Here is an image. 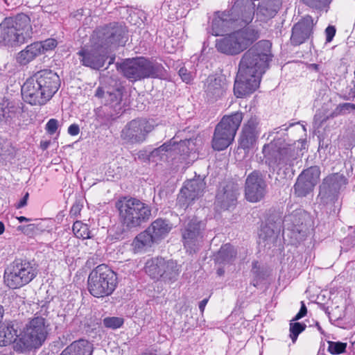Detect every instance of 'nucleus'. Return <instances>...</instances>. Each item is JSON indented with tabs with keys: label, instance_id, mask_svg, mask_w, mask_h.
I'll use <instances>...</instances> for the list:
<instances>
[{
	"label": "nucleus",
	"instance_id": "obj_1",
	"mask_svg": "<svg viewBox=\"0 0 355 355\" xmlns=\"http://www.w3.org/2000/svg\"><path fill=\"white\" fill-rule=\"evenodd\" d=\"M271 48L269 40H261L243 55L234 85L236 97H244L259 87L261 76L273 57Z\"/></svg>",
	"mask_w": 355,
	"mask_h": 355
},
{
	"label": "nucleus",
	"instance_id": "obj_2",
	"mask_svg": "<svg viewBox=\"0 0 355 355\" xmlns=\"http://www.w3.org/2000/svg\"><path fill=\"white\" fill-rule=\"evenodd\" d=\"M60 85V78L56 73L51 70H42L24 83L21 87L22 98L31 105H44L57 92Z\"/></svg>",
	"mask_w": 355,
	"mask_h": 355
},
{
	"label": "nucleus",
	"instance_id": "obj_3",
	"mask_svg": "<svg viewBox=\"0 0 355 355\" xmlns=\"http://www.w3.org/2000/svg\"><path fill=\"white\" fill-rule=\"evenodd\" d=\"M254 16V3L250 0H237L230 10L216 12L207 33L222 35L230 28L250 24Z\"/></svg>",
	"mask_w": 355,
	"mask_h": 355
},
{
	"label": "nucleus",
	"instance_id": "obj_4",
	"mask_svg": "<svg viewBox=\"0 0 355 355\" xmlns=\"http://www.w3.org/2000/svg\"><path fill=\"white\" fill-rule=\"evenodd\" d=\"M123 228L131 230L146 223L151 216L149 205L135 198L124 197L116 203Z\"/></svg>",
	"mask_w": 355,
	"mask_h": 355
},
{
	"label": "nucleus",
	"instance_id": "obj_5",
	"mask_svg": "<svg viewBox=\"0 0 355 355\" xmlns=\"http://www.w3.org/2000/svg\"><path fill=\"white\" fill-rule=\"evenodd\" d=\"M30 17L24 13L14 18H6L0 24V42L8 46H16L25 43L32 37Z\"/></svg>",
	"mask_w": 355,
	"mask_h": 355
},
{
	"label": "nucleus",
	"instance_id": "obj_6",
	"mask_svg": "<svg viewBox=\"0 0 355 355\" xmlns=\"http://www.w3.org/2000/svg\"><path fill=\"white\" fill-rule=\"evenodd\" d=\"M117 284V274L105 264L96 267L88 277V291L95 297L112 295Z\"/></svg>",
	"mask_w": 355,
	"mask_h": 355
},
{
	"label": "nucleus",
	"instance_id": "obj_7",
	"mask_svg": "<svg viewBox=\"0 0 355 355\" xmlns=\"http://www.w3.org/2000/svg\"><path fill=\"white\" fill-rule=\"evenodd\" d=\"M48 327L46 320L42 315H37V313L26 324L16 347L21 351L40 348L47 338Z\"/></svg>",
	"mask_w": 355,
	"mask_h": 355
},
{
	"label": "nucleus",
	"instance_id": "obj_8",
	"mask_svg": "<svg viewBox=\"0 0 355 355\" xmlns=\"http://www.w3.org/2000/svg\"><path fill=\"white\" fill-rule=\"evenodd\" d=\"M262 153L265 163L273 170L282 168L288 169L293 166L297 156L294 148L286 146L279 139L265 144Z\"/></svg>",
	"mask_w": 355,
	"mask_h": 355
},
{
	"label": "nucleus",
	"instance_id": "obj_9",
	"mask_svg": "<svg viewBox=\"0 0 355 355\" xmlns=\"http://www.w3.org/2000/svg\"><path fill=\"white\" fill-rule=\"evenodd\" d=\"M243 119L241 112L223 116L216 125L212 137L211 146L214 150H223L233 142Z\"/></svg>",
	"mask_w": 355,
	"mask_h": 355
},
{
	"label": "nucleus",
	"instance_id": "obj_10",
	"mask_svg": "<svg viewBox=\"0 0 355 355\" xmlns=\"http://www.w3.org/2000/svg\"><path fill=\"white\" fill-rule=\"evenodd\" d=\"M257 31L251 28H245L217 40V50L227 55H236L246 49L259 38Z\"/></svg>",
	"mask_w": 355,
	"mask_h": 355
},
{
	"label": "nucleus",
	"instance_id": "obj_11",
	"mask_svg": "<svg viewBox=\"0 0 355 355\" xmlns=\"http://www.w3.org/2000/svg\"><path fill=\"white\" fill-rule=\"evenodd\" d=\"M119 68L123 76L131 82L148 78H156L162 71V66L143 57L128 59Z\"/></svg>",
	"mask_w": 355,
	"mask_h": 355
},
{
	"label": "nucleus",
	"instance_id": "obj_12",
	"mask_svg": "<svg viewBox=\"0 0 355 355\" xmlns=\"http://www.w3.org/2000/svg\"><path fill=\"white\" fill-rule=\"evenodd\" d=\"M37 274L36 268L31 262L16 259L6 268L4 282L9 288H19L30 283Z\"/></svg>",
	"mask_w": 355,
	"mask_h": 355
},
{
	"label": "nucleus",
	"instance_id": "obj_13",
	"mask_svg": "<svg viewBox=\"0 0 355 355\" xmlns=\"http://www.w3.org/2000/svg\"><path fill=\"white\" fill-rule=\"evenodd\" d=\"M153 121L137 119L128 123L121 131L122 139L131 144L143 143L155 128Z\"/></svg>",
	"mask_w": 355,
	"mask_h": 355
},
{
	"label": "nucleus",
	"instance_id": "obj_14",
	"mask_svg": "<svg viewBox=\"0 0 355 355\" xmlns=\"http://www.w3.org/2000/svg\"><path fill=\"white\" fill-rule=\"evenodd\" d=\"M77 55L83 66L92 69H99L103 67L108 58L107 49L97 44L82 47Z\"/></svg>",
	"mask_w": 355,
	"mask_h": 355
},
{
	"label": "nucleus",
	"instance_id": "obj_15",
	"mask_svg": "<svg viewBox=\"0 0 355 355\" xmlns=\"http://www.w3.org/2000/svg\"><path fill=\"white\" fill-rule=\"evenodd\" d=\"M205 185L204 180L199 177L186 181L178 194L177 205L184 209L188 207L203 195Z\"/></svg>",
	"mask_w": 355,
	"mask_h": 355
},
{
	"label": "nucleus",
	"instance_id": "obj_16",
	"mask_svg": "<svg viewBox=\"0 0 355 355\" xmlns=\"http://www.w3.org/2000/svg\"><path fill=\"white\" fill-rule=\"evenodd\" d=\"M205 225L202 221L193 218L189 220L182 231L184 248L190 254L195 252L203 238Z\"/></svg>",
	"mask_w": 355,
	"mask_h": 355
},
{
	"label": "nucleus",
	"instance_id": "obj_17",
	"mask_svg": "<svg viewBox=\"0 0 355 355\" xmlns=\"http://www.w3.org/2000/svg\"><path fill=\"white\" fill-rule=\"evenodd\" d=\"M267 184L263 175L253 171L246 178L245 195L246 199L251 202L260 201L266 193Z\"/></svg>",
	"mask_w": 355,
	"mask_h": 355
},
{
	"label": "nucleus",
	"instance_id": "obj_18",
	"mask_svg": "<svg viewBox=\"0 0 355 355\" xmlns=\"http://www.w3.org/2000/svg\"><path fill=\"white\" fill-rule=\"evenodd\" d=\"M305 213L301 210H295L286 216L282 221L283 236L294 237L296 240L304 230Z\"/></svg>",
	"mask_w": 355,
	"mask_h": 355
},
{
	"label": "nucleus",
	"instance_id": "obj_19",
	"mask_svg": "<svg viewBox=\"0 0 355 355\" xmlns=\"http://www.w3.org/2000/svg\"><path fill=\"white\" fill-rule=\"evenodd\" d=\"M228 83L223 76H209L204 85L206 98L209 102H215L222 98L227 92Z\"/></svg>",
	"mask_w": 355,
	"mask_h": 355
},
{
	"label": "nucleus",
	"instance_id": "obj_20",
	"mask_svg": "<svg viewBox=\"0 0 355 355\" xmlns=\"http://www.w3.org/2000/svg\"><path fill=\"white\" fill-rule=\"evenodd\" d=\"M259 134L258 119L252 116L243 126L239 141V147L248 151L256 144Z\"/></svg>",
	"mask_w": 355,
	"mask_h": 355
},
{
	"label": "nucleus",
	"instance_id": "obj_21",
	"mask_svg": "<svg viewBox=\"0 0 355 355\" xmlns=\"http://www.w3.org/2000/svg\"><path fill=\"white\" fill-rule=\"evenodd\" d=\"M343 181V177L338 173L329 175L324 178L320 186L318 195L321 201L324 203H328L329 201L334 200L341 187Z\"/></svg>",
	"mask_w": 355,
	"mask_h": 355
},
{
	"label": "nucleus",
	"instance_id": "obj_22",
	"mask_svg": "<svg viewBox=\"0 0 355 355\" xmlns=\"http://www.w3.org/2000/svg\"><path fill=\"white\" fill-rule=\"evenodd\" d=\"M313 26V18L309 15L296 23L292 28V44L298 46L305 42L312 35Z\"/></svg>",
	"mask_w": 355,
	"mask_h": 355
},
{
	"label": "nucleus",
	"instance_id": "obj_23",
	"mask_svg": "<svg viewBox=\"0 0 355 355\" xmlns=\"http://www.w3.org/2000/svg\"><path fill=\"white\" fill-rule=\"evenodd\" d=\"M239 195V186L234 182H228L216 195V204L223 209H229L236 205Z\"/></svg>",
	"mask_w": 355,
	"mask_h": 355
},
{
	"label": "nucleus",
	"instance_id": "obj_24",
	"mask_svg": "<svg viewBox=\"0 0 355 355\" xmlns=\"http://www.w3.org/2000/svg\"><path fill=\"white\" fill-rule=\"evenodd\" d=\"M93 344L85 339L73 341L68 345L60 355H92Z\"/></svg>",
	"mask_w": 355,
	"mask_h": 355
},
{
	"label": "nucleus",
	"instance_id": "obj_25",
	"mask_svg": "<svg viewBox=\"0 0 355 355\" xmlns=\"http://www.w3.org/2000/svg\"><path fill=\"white\" fill-rule=\"evenodd\" d=\"M180 268V266H179L176 261L173 260H166L159 279L168 284H172L176 282L181 271Z\"/></svg>",
	"mask_w": 355,
	"mask_h": 355
},
{
	"label": "nucleus",
	"instance_id": "obj_26",
	"mask_svg": "<svg viewBox=\"0 0 355 355\" xmlns=\"http://www.w3.org/2000/svg\"><path fill=\"white\" fill-rule=\"evenodd\" d=\"M279 1L269 0L262 2L257 9V17L260 20H267L274 17L279 10Z\"/></svg>",
	"mask_w": 355,
	"mask_h": 355
},
{
	"label": "nucleus",
	"instance_id": "obj_27",
	"mask_svg": "<svg viewBox=\"0 0 355 355\" xmlns=\"http://www.w3.org/2000/svg\"><path fill=\"white\" fill-rule=\"evenodd\" d=\"M42 55L38 44L35 42L18 53L17 62L21 65H26Z\"/></svg>",
	"mask_w": 355,
	"mask_h": 355
},
{
	"label": "nucleus",
	"instance_id": "obj_28",
	"mask_svg": "<svg viewBox=\"0 0 355 355\" xmlns=\"http://www.w3.org/2000/svg\"><path fill=\"white\" fill-rule=\"evenodd\" d=\"M105 42L114 46H124L126 41V30L122 26L114 25L107 32Z\"/></svg>",
	"mask_w": 355,
	"mask_h": 355
},
{
	"label": "nucleus",
	"instance_id": "obj_29",
	"mask_svg": "<svg viewBox=\"0 0 355 355\" xmlns=\"http://www.w3.org/2000/svg\"><path fill=\"white\" fill-rule=\"evenodd\" d=\"M166 260L162 257H155L148 260L145 264V272L152 279H159Z\"/></svg>",
	"mask_w": 355,
	"mask_h": 355
},
{
	"label": "nucleus",
	"instance_id": "obj_30",
	"mask_svg": "<svg viewBox=\"0 0 355 355\" xmlns=\"http://www.w3.org/2000/svg\"><path fill=\"white\" fill-rule=\"evenodd\" d=\"M170 141H172L171 146H170L172 155H180L184 157L188 156L189 153L194 150L193 139H184L178 142L175 141V138L173 137Z\"/></svg>",
	"mask_w": 355,
	"mask_h": 355
},
{
	"label": "nucleus",
	"instance_id": "obj_31",
	"mask_svg": "<svg viewBox=\"0 0 355 355\" xmlns=\"http://www.w3.org/2000/svg\"><path fill=\"white\" fill-rule=\"evenodd\" d=\"M171 227L168 223L162 219H157L152 223L150 226L147 229L152 235L155 241H157L164 237L171 230Z\"/></svg>",
	"mask_w": 355,
	"mask_h": 355
},
{
	"label": "nucleus",
	"instance_id": "obj_32",
	"mask_svg": "<svg viewBox=\"0 0 355 355\" xmlns=\"http://www.w3.org/2000/svg\"><path fill=\"white\" fill-rule=\"evenodd\" d=\"M17 331L12 322L0 324V346H6L17 340Z\"/></svg>",
	"mask_w": 355,
	"mask_h": 355
},
{
	"label": "nucleus",
	"instance_id": "obj_33",
	"mask_svg": "<svg viewBox=\"0 0 355 355\" xmlns=\"http://www.w3.org/2000/svg\"><path fill=\"white\" fill-rule=\"evenodd\" d=\"M123 89L116 88L112 92H107L105 94L106 105L112 107L117 113H119L122 109Z\"/></svg>",
	"mask_w": 355,
	"mask_h": 355
},
{
	"label": "nucleus",
	"instance_id": "obj_34",
	"mask_svg": "<svg viewBox=\"0 0 355 355\" xmlns=\"http://www.w3.org/2000/svg\"><path fill=\"white\" fill-rule=\"evenodd\" d=\"M153 242L155 241L152 235L146 230L135 238L132 245L135 252H139L143 250L144 248L150 246Z\"/></svg>",
	"mask_w": 355,
	"mask_h": 355
},
{
	"label": "nucleus",
	"instance_id": "obj_35",
	"mask_svg": "<svg viewBox=\"0 0 355 355\" xmlns=\"http://www.w3.org/2000/svg\"><path fill=\"white\" fill-rule=\"evenodd\" d=\"M236 252L232 245L225 244L220 248L216 255V261L220 264L230 263L236 257Z\"/></svg>",
	"mask_w": 355,
	"mask_h": 355
},
{
	"label": "nucleus",
	"instance_id": "obj_36",
	"mask_svg": "<svg viewBox=\"0 0 355 355\" xmlns=\"http://www.w3.org/2000/svg\"><path fill=\"white\" fill-rule=\"evenodd\" d=\"M171 141L164 143L159 147L154 149L149 155V159L152 162H157L159 160H163L168 157L172 156L170 146H171Z\"/></svg>",
	"mask_w": 355,
	"mask_h": 355
},
{
	"label": "nucleus",
	"instance_id": "obj_37",
	"mask_svg": "<svg viewBox=\"0 0 355 355\" xmlns=\"http://www.w3.org/2000/svg\"><path fill=\"white\" fill-rule=\"evenodd\" d=\"M314 185L311 184L307 180L304 179L302 176H298L296 183L295 184L294 189L295 193L300 196H306L311 192L314 188Z\"/></svg>",
	"mask_w": 355,
	"mask_h": 355
},
{
	"label": "nucleus",
	"instance_id": "obj_38",
	"mask_svg": "<svg viewBox=\"0 0 355 355\" xmlns=\"http://www.w3.org/2000/svg\"><path fill=\"white\" fill-rule=\"evenodd\" d=\"M72 230L74 235L78 239H87L91 238L88 225L80 220L73 223Z\"/></svg>",
	"mask_w": 355,
	"mask_h": 355
},
{
	"label": "nucleus",
	"instance_id": "obj_39",
	"mask_svg": "<svg viewBox=\"0 0 355 355\" xmlns=\"http://www.w3.org/2000/svg\"><path fill=\"white\" fill-rule=\"evenodd\" d=\"M320 175V170L319 167L315 166L304 170L299 176H302L304 179L315 186L319 180Z\"/></svg>",
	"mask_w": 355,
	"mask_h": 355
},
{
	"label": "nucleus",
	"instance_id": "obj_40",
	"mask_svg": "<svg viewBox=\"0 0 355 355\" xmlns=\"http://www.w3.org/2000/svg\"><path fill=\"white\" fill-rule=\"evenodd\" d=\"M282 227L281 220L278 223L275 222L272 225V227L269 226L268 224L262 226L259 233V239H262L264 241L272 238L274 236L275 232L279 230Z\"/></svg>",
	"mask_w": 355,
	"mask_h": 355
},
{
	"label": "nucleus",
	"instance_id": "obj_41",
	"mask_svg": "<svg viewBox=\"0 0 355 355\" xmlns=\"http://www.w3.org/2000/svg\"><path fill=\"white\" fill-rule=\"evenodd\" d=\"M15 148L10 142H4L0 145V159L8 160L15 155Z\"/></svg>",
	"mask_w": 355,
	"mask_h": 355
},
{
	"label": "nucleus",
	"instance_id": "obj_42",
	"mask_svg": "<svg viewBox=\"0 0 355 355\" xmlns=\"http://www.w3.org/2000/svg\"><path fill=\"white\" fill-rule=\"evenodd\" d=\"M103 322L105 327L116 329L123 324L124 320L120 317H107L103 319Z\"/></svg>",
	"mask_w": 355,
	"mask_h": 355
},
{
	"label": "nucleus",
	"instance_id": "obj_43",
	"mask_svg": "<svg viewBox=\"0 0 355 355\" xmlns=\"http://www.w3.org/2000/svg\"><path fill=\"white\" fill-rule=\"evenodd\" d=\"M306 324L300 322H294L290 324V337L295 343L300 333H302L306 328Z\"/></svg>",
	"mask_w": 355,
	"mask_h": 355
},
{
	"label": "nucleus",
	"instance_id": "obj_44",
	"mask_svg": "<svg viewBox=\"0 0 355 355\" xmlns=\"http://www.w3.org/2000/svg\"><path fill=\"white\" fill-rule=\"evenodd\" d=\"M36 42L38 44L42 54H44L49 51L53 50L58 45L56 40L53 38H49L44 41Z\"/></svg>",
	"mask_w": 355,
	"mask_h": 355
},
{
	"label": "nucleus",
	"instance_id": "obj_45",
	"mask_svg": "<svg viewBox=\"0 0 355 355\" xmlns=\"http://www.w3.org/2000/svg\"><path fill=\"white\" fill-rule=\"evenodd\" d=\"M347 343L342 342H329L328 352L331 354H340L345 351Z\"/></svg>",
	"mask_w": 355,
	"mask_h": 355
},
{
	"label": "nucleus",
	"instance_id": "obj_46",
	"mask_svg": "<svg viewBox=\"0 0 355 355\" xmlns=\"http://www.w3.org/2000/svg\"><path fill=\"white\" fill-rule=\"evenodd\" d=\"M353 110H355V104L350 103H340L336 108V113L342 115L349 114Z\"/></svg>",
	"mask_w": 355,
	"mask_h": 355
},
{
	"label": "nucleus",
	"instance_id": "obj_47",
	"mask_svg": "<svg viewBox=\"0 0 355 355\" xmlns=\"http://www.w3.org/2000/svg\"><path fill=\"white\" fill-rule=\"evenodd\" d=\"M303 1L309 7L320 9L329 3V0H303Z\"/></svg>",
	"mask_w": 355,
	"mask_h": 355
},
{
	"label": "nucleus",
	"instance_id": "obj_48",
	"mask_svg": "<svg viewBox=\"0 0 355 355\" xmlns=\"http://www.w3.org/2000/svg\"><path fill=\"white\" fill-rule=\"evenodd\" d=\"M178 74L180 76L183 82L186 83H190L193 79V73L188 71L185 67H181L178 71Z\"/></svg>",
	"mask_w": 355,
	"mask_h": 355
},
{
	"label": "nucleus",
	"instance_id": "obj_49",
	"mask_svg": "<svg viewBox=\"0 0 355 355\" xmlns=\"http://www.w3.org/2000/svg\"><path fill=\"white\" fill-rule=\"evenodd\" d=\"M58 127V121L55 119H51L46 124V130L50 135H53Z\"/></svg>",
	"mask_w": 355,
	"mask_h": 355
},
{
	"label": "nucleus",
	"instance_id": "obj_50",
	"mask_svg": "<svg viewBox=\"0 0 355 355\" xmlns=\"http://www.w3.org/2000/svg\"><path fill=\"white\" fill-rule=\"evenodd\" d=\"M336 28L334 26H329L325 29V35H326V42H331L335 35H336Z\"/></svg>",
	"mask_w": 355,
	"mask_h": 355
},
{
	"label": "nucleus",
	"instance_id": "obj_51",
	"mask_svg": "<svg viewBox=\"0 0 355 355\" xmlns=\"http://www.w3.org/2000/svg\"><path fill=\"white\" fill-rule=\"evenodd\" d=\"M306 312H307L306 307L305 304H304V302H302V306L300 309V311L295 316V318H293V320H298L301 319L306 314Z\"/></svg>",
	"mask_w": 355,
	"mask_h": 355
},
{
	"label": "nucleus",
	"instance_id": "obj_52",
	"mask_svg": "<svg viewBox=\"0 0 355 355\" xmlns=\"http://www.w3.org/2000/svg\"><path fill=\"white\" fill-rule=\"evenodd\" d=\"M79 132H80V128L78 124H76V123L71 124L68 128V133L71 136H76L79 134Z\"/></svg>",
	"mask_w": 355,
	"mask_h": 355
},
{
	"label": "nucleus",
	"instance_id": "obj_53",
	"mask_svg": "<svg viewBox=\"0 0 355 355\" xmlns=\"http://www.w3.org/2000/svg\"><path fill=\"white\" fill-rule=\"evenodd\" d=\"M29 197L28 193H26L24 196L17 202L15 204V207L16 209H19L24 207H25L27 205V201Z\"/></svg>",
	"mask_w": 355,
	"mask_h": 355
},
{
	"label": "nucleus",
	"instance_id": "obj_54",
	"mask_svg": "<svg viewBox=\"0 0 355 355\" xmlns=\"http://www.w3.org/2000/svg\"><path fill=\"white\" fill-rule=\"evenodd\" d=\"M208 299L206 298V299H204L202 300V301L200 302L199 303V309L200 311V312L202 313L205 311V306L208 302Z\"/></svg>",
	"mask_w": 355,
	"mask_h": 355
},
{
	"label": "nucleus",
	"instance_id": "obj_55",
	"mask_svg": "<svg viewBox=\"0 0 355 355\" xmlns=\"http://www.w3.org/2000/svg\"><path fill=\"white\" fill-rule=\"evenodd\" d=\"M80 211V209L78 205H73L71 210H70V214L76 216Z\"/></svg>",
	"mask_w": 355,
	"mask_h": 355
},
{
	"label": "nucleus",
	"instance_id": "obj_56",
	"mask_svg": "<svg viewBox=\"0 0 355 355\" xmlns=\"http://www.w3.org/2000/svg\"><path fill=\"white\" fill-rule=\"evenodd\" d=\"M95 96L98 98H103V97L105 98V92L103 91V89L101 87H98L96 89Z\"/></svg>",
	"mask_w": 355,
	"mask_h": 355
},
{
	"label": "nucleus",
	"instance_id": "obj_57",
	"mask_svg": "<svg viewBox=\"0 0 355 355\" xmlns=\"http://www.w3.org/2000/svg\"><path fill=\"white\" fill-rule=\"evenodd\" d=\"M17 219L19 220V223L28 222V221L31 220L30 218H26L25 216H19V217H17Z\"/></svg>",
	"mask_w": 355,
	"mask_h": 355
},
{
	"label": "nucleus",
	"instance_id": "obj_58",
	"mask_svg": "<svg viewBox=\"0 0 355 355\" xmlns=\"http://www.w3.org/2000/svg\"><path fill=\"white\" fill-rule=\"evenodd\" d=\"M4 314V309L2 305L0 304V322L1 321Z\"/></svg>",
	"mask_w": 355,
	"mask_h": 355
},
{
	"label": "nucleus",
	"instance_id": "obj_59",
	"mask_svg": "<svg viewBox=\"0 0 355 355\" xmlns=\"http://www.w3.org/2000/svg\"><path fill=\"white\" fill-rule=\"evenodd\" d=\"M25 227L34 228V225L33 224H31V225H28L27 226H19V230H24L25 229Z\"/></svg>",
	"mask_w": 355,
	"mask_h": 355
},
{
	"label": "nucleus",
	"instance_id": "obj_60",
	"mask_svg": "<svg viewBox=\"0 0 355 355\" xmlns=\"http://www.w3.org/2000/svg\"><path fill=\"white\" fill-rule=\"evenodd\" d=\"M4 230H5L4 224L0 221V235L3 233Z\"/></svg>",
	"mask_w": 355,
	"mask_h": 355
},
{
	"label": "nucleus",
	"instance_id": "obj_61",
	"mask_svg": "<svg viewBox=\"0 0 355 355\" xmlns=\"http://www.w3.org/2000/svg\"><path fill=\"white\" fill-rule=\"evenodd\" d=\"M257 263H258L257 262H254V263H253L252 272H253L254 274L257 272V271L256 270Z\"/></svg>",
	"mask_w": 355,
	"mask_h": 355
},
{
	"label": "nucleus",
	"instance_id": "obj_62",
	"mask_svg": "<svg viewBox=\"0 0 355 355\" xmlns=\"http://www.w3.org/2000/svg\"><path fill=\"white\" fill-rule=\"evenodd\" d=\"M217 273L218 275H222L224 273V270L222 268H218L217 270Z\"/></svg>",
	"mask_w": 355,
	"mask_h": 355
},
{
	"label": "nucleus",
	"instance_id": "obj_63",
	"mask_svg": "<svg viewBox=\"0 0 355 355\" xmlns=\"http://www.w3.org/2000/svg\"><path fill=\"white\" fill-rule=\"evenodd\" d=\"M316 327L321 334H323L322 329L318 322H316Z\"/></svg>",
	"mask_w": 355,
	"mask_h": 355
},
{
	"label": "nucleus",
	"instance_id": "obj_64",
	"mask_svg": "<svg viewBox=\"0 0 355 355\" xmlns=\"http://www.w3.org/2000/svg\"><path fill=\"white\" fill-rule=\"evenodd\" d=\"M313 69H315V70H318V65L316 64H312Z\"/></svg>",
	"mask_w": 355,
	"mask_h": 355
}]
</instances>
